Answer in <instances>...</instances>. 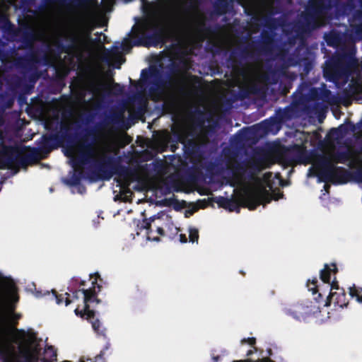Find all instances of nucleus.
<instances>
[{
  "label": "nucleus",
  "mask_w": 362,
  "mask_h": 362,
  "mask_svg": "<svg viewBox=\"0 0 362 362\" xmlns=\"http://www.w3.org/2000/svg\"><path fill=\"white\" fill-rule=\"evenodd\" d=\"M160 219V217L157 218L156 219H155L156 221H159Z\"/></svg>",
  "instance_id": "28"
},
{
  "label": "nucleus",
  "mask_w": 362,
  "mask_h": 362,
  "mask_svg": "<svg viewBox=\"0 0 362 362\" xmlns=\"http://www.w3.org/2000/svg\"><path fill=\"white\" fill-rule=\"evenodd\" d=\"M252 354V350H250V351H247V355H248V356H249V355H250V354Z\"/></svg>",
  "instance_id": "26"
},
{
  "label": "nucleus",
  "mask_w": 362,
  "mask_h": 362,
  "mask_svg": "<svg viewBox=\"0 0 362 362\" xmlns=\"http://www.w3.org/2000/svg\"><path fill=\"white\" fill-rule=\"evenodd\" d=\"M319 306L313 305L311 302L307 301L302 303L293 304L286 308V312L293 317L301 320L307 316L317 313L319 311Z\"/></svg>",
  "instance_id": "7"
},
{
  "label": "nucleus",
  "mask_w": 362,
  "mask_h": 362,
  "mask_svg": "<svg viewBox=\"0 0 362 362\" xmlns=\"http://www.w3.org/2000/svg\"><path fill=\"white\" fill-rule=\"evenodd\" d=\"M18 300L14 282L0 272V356L4 362H54L55 349L47 346L40 352V339L32 329H16L20 315L12 313Z\"/></svg>",
  "instance_id": "1"
},
{
  "label": "nucleus",
  "mask_w": 362,
  "mask_h": 362,
  "mask_svg": "<svg viewBox=\"0 0 362 362\" xmlns=\"http://www.w3.org/2000/svg\"><path fill=\"white\" fill-rule=\"evenodd\" d=\"M234 362H273L272 360H270L268 358H263L261 359H258L257 361H250V360H245V361H236Z\"/></svg>",
  "instance_id": "17"
},
{
  "label": "nucleus",
  "mask_w": 362,
  "mask_h": 362,
  "mask_svg": "<svg viewBox=\"0 0 362 362\" xmlns=\"http://www.w3.org/2000/svg\"><path fill=\"white\" fill-rule=\"evenodd\" d=\"M349 295L351 298H355L358 303L362 304V288L354 285L349 288Z\"/></svg>",
  "instance_id": "14"
},
{
  "label": "nucleus",
  "mask_w": 362,
  "mask_h": 362,
  "mask_svg": "<svg viewBox=\"0 0 362 362\" xmlns=\"http://www.w3.org/2000/svg\"><path fill=\"white\" fill-rule=\"evenodd\" d=\"M91 28L88 25H83L77 31L75 36L77 46L82 51H86L89 55L93 54V45L90 38Z\"/></svg>",
  "instance_id": "9"
},
{
  "label": "nucleus",
  "mask_w": 362,
  "mask_h": 362,
  "mask_svg": "<svg viewBox=\"0 0 362 362\" xmlns=\"http://www.w3.org/2000/svg\"><path fill=\"white\" fill-rule=\"evenodd\" d=\"M187 27H189V28H187V29L189 30V32L192 31V30L193 28H192V25H187Z\"/></svg>",
  "instance_id": "25"
},
{
  "label": "nucleus",
  "mask_w": 362,
  "mask_h": 362,
  "mask_svg": "<svg viewBox=\"0 0 362 362\" xmlns=\"http://www.w3.org/2000/svg\"><path fill=\"white\" fill-rule=\"evenodd\" d=\"M241 343H242V344L247 343V344H249L250 345H253V344H255V338H253V337H248L247 339H243L241 341Z\"/></svg>",
  "instance_id": "18"
},
{
  "label": "nucleus",
  "mask_w": 362,
  "mask_h": 362,
  "mask_svg": "<svg viewBox=\"0 0 362 362\" xmlns=\"http://www.w3.org/2000/svg\"><path fill=\"white\" fill-rule=\"evenodd\" d=\"M64 154L69 158V163L71 165L74 174L69 179L64 180V182L70 186L76 187L78 192H81L83 187L79 185L80 178L76 175L78 168L83 160V153L81 146H71L64 149Z\"/></svg>",
  "instance_id": "6"
},
{
  "label": "nucleus",
  "mask_w": 362,
  "mask_h": 362,
  "mask_svg": "<svg viewBox=\"0 0 362 362\" xmlns=\"http://www.w3.org/2000/svg\"><path fill=\"white\" fill-rule=\"evenodd\" d=\"M154 25V21L151 18H146L136 28H134L132 34L134 35H144L145 32Z\"/></svg>",
  "instance_id": "12"
},
{
  "label": "nucleus",
  "mask_w": 362,
  "mask_h": 362,
  "mask_svg": "<svg viewBox=\"0 0 362 362\" xmlns=\"http://www.w3.org/2000/svg\"><path fill=\"white\" fill-rule=\"evenodd\" d=\"M112 83L105 81L100 78H95L85 85L84 91L88 92L93 100H98L102 91H109L112 89Z\"/></svg>",
  "instance_id": "8"
},
{
  "label": "nucleus",
  "mask_w": 362,
  "mask_h": 362,
  "mask_svg": "<svg viewBox=\"0 0 362 362\" xmlns=\"http://www.w3.org/2000/svg\"><path fill=\"white\" fill-rule=\"evenodd\" d=\"M147 240L151 241H159V238L158 237H153L150 233L147 235Z\"/></svg>",
  "instance_id": "20"
},
{
  "label": "nucleus",
  "mask_w": 362,
  "mask_h": 362,
  "mask_svg": "<svg viewBox=\"0 0 362 362\" xmlns=\"http://www.w3.org/2000/svg\"><path fill=\"white\" fill-rule=\"evenodd\" d=\"M213 359H214V361H217V360H218V357H213Z\"/></svg>",
  "instance_id": "27"
},
{
  "label": "nucleus",
  "mask_w": 362,
  "mask_h": 362,
  "mask_svg": "<svg viewBox=\"0 0 362 362\" xmlns=\"http://www.w3.org/2000/svg\"><path fill=\"white\" fill-rule=\"evenodd\" d=\"M189 241L192 243H197L199 239V231L198 229L194 227H189Z\"/></svg>",
  "instance_id": "16"
},
{
  "label": "nucleus",
  "mask_w": 362,
  "mask_h": 362,
  "mask_svg": "<svg viewBox=\"0 0 362 362\" xmlns=\"http://www.w3.org/2000/svg\"><path fill=\"white\" fill-rule=\"evenodd\" d=\"M119 185L120 192L122 193L121 199L125 202L128 201L132 194L131 191L129 189H126L128 184H127V183L119 184Z\"/></svg>",
  "instance_id": "15"
},
{
  "label": "nucleus",
  "mask_w": 362,
  "mask_h": 362,
  "mask_svg": "<svg viewBox=\"0 0 362 362\" xmlns=\"http://www.w3.org/2000/svg\"><path fill=\"white\" fill-rule=\"evenodd\" d=\"M45 125L47 129H49L52 125L51 122L49 121L48 119L45 120Z\"/></svg>",
  "instance_id": "21"
},
{
  "label": "nucleus",
  "mask_w": 362,
  "mask_h": 362,
  "mask_svg": "<svg viewBox=\"0 0 362 362\" xmlns=\"http://www.w3.org/2000/svg\"><path fill=\"white\" fill-rule=\"evenodd\" d=\"M95 289V287L93 288ZM52 297L55 298L57 304H61L63 300L65 302V305L73 303L76 304V308L74 313L76 315H80L81 317H86L91 321L93 329L98 333L101 332V324L98 320H94V313L90 309V304L93 303H98L95 298V291L88 290H79L76 291L71 299H69V295L64 293L60 296H57L54 293H52Z\"/></svg>",
  "instance_id": "5"
},
{
  "label": "nucleus",
  "mask_w": 362,
  "mask_h": 362,
  "mask_svg": "<svg viewBox=\"0 0 362 362\" xmlns=\"http://www.w3.org/2000/svg\"><path fill=\"white\" fill-rule=\"evenodd\" d=\"M239 1L246 9L247 8H256L264 4H270L272 0H239Z\"/></svg>",
  "instance_id": "13"
},
{
  "label": "nucleus",
  "mask_w": 362,
  "mask_h": 362,
  "mask_svg": "<svg viewBox=\"0 0 362 362\" xmlns=\"http://www.w3.org/2000/svg\"><path fill=\"white\" fill-rule=\"evenodd\" d=\"M338 163H344L351 168H356L357 171L355 179L358 182L362 183V152L357 153L350 149L339 155L329 151L315 159L308 170V176H316L319 182L325 180L339 183L338 177L341 170L335 165Z\"/></svg>",
  "instance_id": "3"
},
{
  "label": "nucleus",
  "mask_w": 362,
  "mask_h": 362,
  "mask_svg": "<svg viewBox=\"0 0 362 362\" xmlns=\"http://www.w3.org/2000/svg\"><path fill=\"white\" fill-rule=\"evenodd\" d=\"M272 174L264 175L262 179L253 177L247 182H243L234 189V200L224 199L219 204L225 209L233 211L239 210V205L255 209L259 204H266L272 199L279 200L283 197L280 192L269 193L272 186L270 182Z\"/></svg>",
  "instance_id": "2"
},
{
  "label": "nucleus",
  "mask_w": 362,
  "mask_h": 362,
  "mask_svg": "<svg viewBox=\"0 0 362 362\" xmlns=\"http://www.w3.org/2000/svg\"><path fill=\"white\" fill-rule=\"evenodd\" d=\"M91 279H94V280H92V284H96V281H97V276H91Z\"/></svg>",
  "instance_id": "23"
},
{
  "label": "nucleus",
  "mask_w": 362,
  "mask_h": 362,
  "mask_svg": "<svg viewBox=\"0 0 362 362\" xmlns=\"http://www.w3.org/2000/svg\"><path fill=\"white\" fill-rule=\"evenodd\" d=\"M336 271L337 267L334 264H326L325 268L320 272V279L322 281V285L318 286L317 279L313 278V279H308L307 287L313 294L318 293L319 297H321L326 291H329V294L324 306L334 304L335 306L343 308L346 306L348 303L345 293L342 289L338 287L334 281H331L332 276L335 274Z\"/></svg>",
  "instance_id": "4"
},
{
  "label": "nucleus",
  "mask_w": 362,
  "mask_h": 362,
  "mask_svg": "<svg viewBox=\"0 0 362 362\" xmlns=\"http://www.w3.org/2000/svg\"><path fill=\"white\" fill-rule=\"evenodd\" d=\"M161 219L165 221V223L164 226H157V232L159 235H163L165 233V230H168L171 235L178 233L180 229L176 226H174V225L171 223L170 220L166 215L162 214Z\"/></svg>",
  "instance_id": "10"
},
{
  "label": "nucleus",
  "mask_w": 362,
  "mask_h": 362,
  "mask_svg": "<svg viewBox=\"0 0 362 362\" xmlns=\"http://www.w3.org/2000/svg\"><path fill=\"white\" fill-rule=\"evenodd\" d=\"M329 186L327 184H325V185H324V189H325V192H328V188H329Z\"/></svg>",
  "instance_id": "24"
},
{
  "label": "nucleus",
  "mask_w": 362,
  "mask_h": 362,
  "mask_svg": "<svg viewBox=\"0 0 362 362\" xmlns=\"http://www.w3.org/2000/svg\"><path fill=\"white\" fill-rule=\"evenodd\" d=\"M180 241L182 243H185L187 242V238H186V235L184 234H180Z\"/></svg>",
  "instance_id": "19"
},
{
  "label": "nucleus",
  "mask_w": 362,
  "mask_h": 362,
  "mask_svg": "<svg viewBox=\"0 0 362 362\" xmlns=\"http://www.w3.org/2000/svg\"><path fill=\"white\" fill-rule=\"evenodd\" d=\"M139 41H134L133 45H139ZM132 47V44L129 40V37H125L121 43L117 42L114 45V48L116 49L118 54H125L128 52Z\"/></svg>",
  "instance_id": "11"
},
{
  "label": "nucleus",
  "mask_w": 362,
  "mask_h": 362,
  "mask_svg": "<svg viewBox=\"0 0 362 362\" xmlns=\"http://www.w3.org/2000/svg\"><path fill=\"white\" fill-rule=\"evenodd\" d=\"M341 127H339V129H334V130H333V131H332V134H334L338 135V134H339V133L341 132Z\"/></svg>",
  "instance_id": "22"
}]
</instances>
